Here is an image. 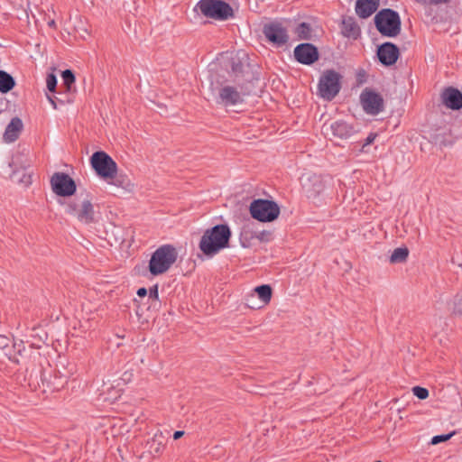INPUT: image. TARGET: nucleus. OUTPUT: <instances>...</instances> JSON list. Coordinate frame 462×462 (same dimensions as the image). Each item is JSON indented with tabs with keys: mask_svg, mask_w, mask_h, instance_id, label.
<instances>
[{
	"mask_svg": "<svg viewBox=\"0 0 462 462\" xmlns=\"http://www.w3.org/2000/svg\"><path fill=\"white\" fill-rule=\"evenodd\" d=\"M231 231L227 225L219 224L207 229L199 241V249L201 252L212 257L221 250L228 247Z\"/></svg>",
	"mask_w": 462,
	"mask_h": 462,
	"instance_id": "f257e3e1",
	"label": "nucleus"
},
{
	"mask_svg": "<svg viewBox=\"0 0 462 462\" xmlns=\"http://www.w3.org/2000/svg\"><path fill=\"white\" fill-rule=\"evenodd\" d=\"M90 164L97 175L101 179L117 187L123 185V181L119 179H116V180L113 182L110 181L116 178L117 164L106 152L103 151L95 152L90 158Z\"/></svg>",
	"mask_w": 462,
	"mask_h": 462,
	"instance_id": "f03ea898",
	"label": "nucleus"
},
{
	"mask_svg": "<svg viewBox=\"0 0 462 462\" xmlns=\"http://www.w3.org/2000/svg\"><path fill=\"white\" fill-rule=\"evenodd\" d=\"M178 258V252L171 245L158 247L152 254L149 262V271L152 275L166 273Z\"/></svg>",
	"mask_w": 462,
	"mask_h": 462,
	"instance_id": "7ed1b4c3",
	"label": "nucleus"
},
{
	"mask_svg": "<svg viewBox=\"0 0 462 462\" xmlns=\"http://www.w3.org/2000/svg\"><path fill=\"white\" fill-rule=\"evenodd\" d=\"M377 31L386 37H396L401 32L402 22L399 14L390 8L380 10L374 18Z\"/></svg>",
	"mask_w": 462,
	"mask_h": 462,
	"instance_id": "20e7f679",
	"label": "nucleus"
},
{
	"mask_svg": "<svg viewBox=\"0 0 462 462\" xmlns=\"http://www.w3.org/2000/svg\"><path fill=\"white\" fill-rule=\"evenodd\" d=\"M67 214L75 217L83 224L95 222V210L88 195L85 197L77 196L65 203Z\"/></svg>",
	"mask_w": 462,
	"mask_h": 462,
	"instance_id": "39448f33",
	"label": "nucleus"
},
{
	"mask_svg": "<svg viewBox=\"0 0 462 462\" xmlns=\"http://www.w3.org/2000/svg\"><path fill=\"white\" fill-rule=\"evenodd\" d=\"M249 211L260 222H272L280 215V207L273 200L258 199L251 202Z\"/></svg>",
	"mask_w": 462,
	"mask_h": 462,
	"instance_id": "423d86ee",
	"label": "nucleus"
},
{
	"mask_svg": "<svg viewBox=\"0 0 462 462\" xmlns=\"http://www.w3.org/2000/svg\"><path fill=\"white\" fill-rule=\"evenodd\" d=\"M198 6L201 14L208 18L225 21L234 15L230 5L222 0H200Z\"/></svg>",
	"mask_w": 462,
	"mask_h": 462,
	"instance_id": "0eeeda50",
	"label": "nucleus"
},
{
	"mask_svg": "<svg viewBox=\"0 0 462 462\" xmlns=\"http://www.w3.org/2000/svg\"><path fill=\"white\" fill-rule=\"evenodd\" d=\"M341 78L334 69L325 70L319 81V95L326 100H332L341 89Z\"/></svg>",
	"mask_w": 462,
	"mask_h": 462,
	"instance_id": "6e6552de",
	"label": "nucleus"
},
{
	"mask_svg": "<svg viewBox=\"0 0 462 462\" xmlns=\"http://www.w3.org/2000/svg\"><path fill=\"white\" fill-rule=\"evenodd\" d=\"M436 122L424 133L428 134L430 142L440 146H448L453 143V139L448 135V125L443 117H435Z\"/></svg>",
	"mask_w": 462,
	"mask_h": 462,
	"instance_id": "1a4fd4ad",
	"label": "nucleus"
},
{
	"mask_svg": "<svg viewBox=\"0 0 462 462\" xmlns=\"http://www.w3.org/2000/svg\"><path fill=\"white\" fill-rule=\"evenodd\" d=\"M263 33L269 42L278 47L285 45L289 41L287 29L279 21L263 24Z\"/></svg>",
	"mask_w": 462,
	"mask_h": 462,
	"instance_id": "9d476101",
	"label": "nucleus"
},
{
	"mask_svg": "<svg viewBox=\"0 0 462 462\" xmlns=\"http://www.w3.org/2000/svg\"><path fill=\"white\" fill-rule=\"evenodd\" d=\"M51 184L53 192L62 197L71 196L77 188L74 180L64 172H55L51 179Z\"/></svg>",
	"mask_w": 462,
	"mask_h": 462,
	"instance_id": "9b49d317",
	"label": "nucleus"
},
{
	"mask_svg": "<svg viewBox=\"0 0 462 462\" xmlns=\"http://www.w3.org/2000/svg\"><path fill=\"white\" fill-rule=\"evenodd\" d=\"M360 101L365 113L378 115L383 111V98L372 89L365 88L360 95Z\"/></svg>",
	"mask_w": 462,
	"mask_h": 462,
	"instance_id": "f8f14e48",
	"label": "nucleus"
},
{
	"mask_svg": "<svg viewBox=\"0 0 462 462\" xmlns=\"http://www.w3.org/2000/svg\"><path fill=\"white\" fill-rule=\"evenodd\" d=\"M294 59L300 64L312 65L319 59L318 48L309 42L298 44L293 51Z\"/></svg>",
	"mask_w": 462,
	"mask_h": 462,
	"instance_id": "ddd939ff",
	"label": "nucleus"
},
{
	"mask_svg": "<svg viewBox=\"0 0 462 462\" xmlns=\"http://www.w3.org/2000/svg\"><path fill=\"white\" fill-rule=\"evenodd\" d=\"M302 189L309 199H315L326 189V180L321 175L307 174L302 177Z\"/></svg>",
	"mask_w": 462,
	"mask_h": 462,
	"instance_id": "4468645a",
	"label": "nucleus"
},
{
	"mask_svg": "<svg viewBox=\"0 0 462 462\" xmlns=\"http://www.w3.org/2000/svg\"><path fill=\"white\" fill-rule=\"evenodd\" d=\"M323 129L327 134H329L330 132L333 137L340 139L349 138L358 131L353 124L348 123L344 119H338L330 124L325 123Z\"/></svg>",
	"mask_w": 462,
	"mask_h": 462,
	"instance_id": "2eb2a0df",
	"label": "nucleus"
},
{
	"mask_svg": "<svg viewBox=\"0 0 462 462\" xmlns=\"http://www.w3.org/2000/svg\"><path fill=\"white\" fill-rule=\"evenodd\" d=\"M377 57L379 61L384 66L394 65L400 56V50L396 44L386 42L377 48Z\"/></svg>",
	"mask_w": 462,
	"mask_h": 462,
	"instance_id": "dca6fc26",
	"label": "nucleus"
},
{
	"mask_svg": "<svg viewBox=\"0 0 462 462\" xmlns=\"http://www.w3.org/2000/svg\"><path fill=\"white\" fill-rule=\"evenodd\" d=\"M441 103L451 110L462 108V92L455 87L444 88L440 94Z\"/></svg>",
	"mask_w": 462,
	"mask_h": 462,
	"instance_id": "f3484780",
	"label": "nucleus"
},
{
	"mask_svg": "<svg viewBox=\"0 0 462 462\" xmlns=\"http://www.w3.org/2000/svg\"><path fill=\"white\" fill-rule=\"evenodd\" d=\"M244 102L243 95L236 88L225 86L218 90V103L226 107L240 105Z\"/></svg>",
	"mask_w": 462,
	"mask_h": 462,
	"instance_id": "a211bd4d",
	"label": "nucleus"
},
{
	"mask_svg": "<svg viewBox=\"0 0 462 462\" xmlns=\"http://www.w3.org/2000/svg\"><path fill=\"white\" fill-rule=\"evenodd\" d=\"M23 129V124L20 117H12L5 127L3 134V140L5 143L15 142Z\"/></svg>",
	"mask_w": 462,
	"mask_h": 462,
	"instance_id": "6ab92c4d",
	"label": "nucleus"
},
{
	"mask_svg": "<svg viewBox=\"0 0 462 462\" xmlns=\"http://www.w3.org/2000/svg\"><path fill=\"white\" fill-rule=\"evenodd\" d=\"M380 0H356V13L362 18L366 19L371 16L378 8Z\"/></svg>",
	"mask_w": 462,
	"mask_h": 462,
	"instance_id": "aec40b11",
	"label": "nucleus"
},
{
	"mask_svg": "<svg viewBox=\"0 0 462 462\" xmlns=\"http://www.w3.org/2000/svg\"><path fill=\"white\" fill-rule=\"evenodd\" d=\"M341 32L345 37L354 40L360 36V27L352 16L344 17L341 23Z\"/></svg>",
	"mask_w": 462,
	"mask_h": 462,
	"instance_id": "412c9836",
	"label": "nucleus"
},
{
	"mask_svg": "<svg viewBox=\"0 0 462 462\" xmlns=\"http://www.w3.org/2000/svg\"><path fill=\"white\" fill-rule=\"evenodd\" d=\"M225 67L226 69H230V72L237 77L243 73L244 64L242 62V58L239 57L238 54L232 55L228 58L225 63Z\"/></svg>",
	"mask_w": 462,
	"mask_h": 462,
	"instance_id": "4be33fe9",
	"label": "nucleus"
},
{
	"mask_svg": "<svg viewBox=\"0 0 462 462\" xmlns=\"http://www.w3.org/2000/svg\"><path fill=\"white\" fill-rule=\"evenodd\" d=\"M448 125V135L453 139V143L462 137V120L460 117H450Z\"/></svg>",
	"mask_w": 462,
	"mask_h": 462,
	"instance_id": "5701e85b",
	"label": "nucleus"
},
{
	"mask_svg": "<svg viewBox=\"0 0 462 462\" xmlns=\"http://www.w3.org/2000/svg\"><path fill=\"white\" fill-rule=\"evenodd\" d=\"M15 86L14 77L5 70H0V92L8 93Z\"/></svg>",
	"mask_w": 462,
	"mask_h": 462,
	"instance_id": "b1692460",
	"label": "nucleus"
},
{
	"mask_svg": "<svg viewBox=\"0 0 462 462\" xmlns=\"http://www.w3.org/2000/svg\"><path fill=\"white\" fill-rule=\"evenodd\" d=\"M62 88L65 92L70 94L75 89V74L71 69L61 72Z\"/></svg>",
	"mask_w": 462,
	"mask_h": 462,
	"instance_id": "393cba45",
	"label": "nucleus"
},
{
	"mask_svg": "<svg viewBox=\"0 0 462 462\" xmlns=\"http://www.w3.org/2000/svg\"><path fill=\"white\" fill-rule=\"evenodd\" d=\"M299 40H310L312 38L311 25L306 22L300 23L294 29Z\"/></svg>",
	"mask_w": 462,
	"mask_h": 462,
	"instance_id": "a878e982",
	"label": "nucleus"
},
{
	"mask_svg": "<svg viewBox=\"0 0 462 462\" xmlns=\"http://www.w3.org/2000/svg\"><path fill=\"white\" fill-rule=\"evenodd\" d=\"M409 256V250L407 247H397L395 248L391 256L390 263H401L406 262Z\"/></svg>",
	"mask_w": 462,
	"mask_h": 462,
	"instance_id": "bb28decb",
	"label": "nucleus"
},
{
	"mask_svg": "<svg viewBox=\"0 0 462 462\" xmlns=\"http://www.w3.org/2000/svg\"><path fill=\"white\" fill-rule=\"evenodd\" d=\"M254 291L257 293L259 299L263 303L266 304V303L270 302L271 298H272V288L270 285L263 284V285L257 286L254 289Z\"/></svg>",
	"mask_w": 462,
	"mask_h": 462,
	"instance_id": "cd10ccee",
	"label": "nucleus"
},
{
	"mask_svg": "<svg viewBox=\"0 0 462 462\" xmlns=\"http://www.w3.org/2000/svg\"><path fill=\"white\" fill-rule=\"evenodd\" d=\"M13 348L12 340L6 336L0 335V349L10 360L13 359Z\"/></svg>",
	"mask_w": 462,
	"mask_h": 462,
	"instance_id": "c85d7f7f",
	"label": "nucleus"
},
{
	"mask_svg": "<svg viewBox=\"0 0 462 462\" xmlns=\"http://www.w3.org/2000/svg\"><path fill=\"white\" fill-rule=\"evenodd\" d=\"M251 238H256L260 242H269L273 238V233L268 230H262V231H255L254 232L251 236Z\"/></svg>",
	"mask_w": 462,
	"mask_h": 462,
	"instance_id": "c756f323",
	"label": "nucleus"
},
{
	"mask_svg": "<svg viewBox=\"0 0 462 462\" xmlns=\"http://www.w3.org/2000/svg\"><path fill=\"white\" fill-rule=\"evenodd\" d=\"M47 97H48L49 101L51 103V105L53 106V107L55 109H58L59 106H65L66 103L69 104L71 102V99L69 98V97H67L66 100L61 97H56L55 95L47 96Z\"/></svg>",
	"mask_w": 462,
	"mask_h": 462,
	"instance_id": "7c9ffc66",
	"label": "nucleus"
},
{
	"mask_svg": "<svg viewBox=\"0 0 462 462\" xmlns=\"http://www.w3.org/2000/svg\"><path fill=\"white\" fill-rule=\"evenodd\" d=\"M46 86L47 89L51 92H56L57 88V77L54 73H49L46 77Z\"/></svg>",
	"mask_w": 462,
	"mask_h": 462,
	"instance_id": "2f4dec72",
	"label": "nucleus"
},
{
	"mask_svg": "<svg viewBox=\"0 0 462 462\" xmlns=\"http://www.w3.org/2000/svg\"><path fill=\"white\" fill-rule=\"evenodd\" d=\"M412 393L420 400H424L429 396L428 389L420 386H414L412 388Z\"/></svg>",
	"mask_w": 462,
	"mask_h": 462,
	"instance_id": "473e14b6",
	"label": "nucleus"
},
{
	"mask_svg": "<svg viewBox=\"0 0 462 462\" xmlns=\"http://www.w3.org/2000/svg\"><path fill=\"white\" fill-rule=\"evenodd\" d=\"M453 312L458 315H462V295H457L454 298Z\"/></svg>",
	"mask_w": 462,
	"mask_h": 462,
	"instance_id": "72a5a7b5",
	"label": "nucleus"
},
{
	"mask_svg": "<svg viewBox=\"0 0 462 462\" xmlns=\"http://www.w3.org/2000/svg\"><path fill=\"white\" fill-rule=\"evenodd\" d=\"M377 137V134L376 133H370L368 134V136L365 139L364 143H362V147L360 149V152H365V147L370 145L372 143H374V141L375 140V138Z\"/></svg>",
	"mask_w": 462,
	"mask_h": 462,
	"instance_id": "f704fd0d",
	"label": "nucleus"
},
{
	"mask_svg": "<svg viewBox=\"0 0 462 462\" xmlns=\"http://www.w3.org/2000/svg\"><path fill=\"white\" fill-rule=\"evenodd\" d=\"M453 433L443 434V435H436L431 439V444L436 445L440 442L446 441L451 438Z\"/></svg>",
	"mask_w": 462,
	"mask_h": 462,
	"instance_id": "c9c22d12",
	"label": "nucleus"
},
{
	"mask_svg": "<svg viewBox=\"0 0 462 462\" xmlns=\"http://www.w3.org/2000/svg\"><path fill=\"white\" fill-rule=\"evenodd\" d=\"M149 298L158 300H159V292H158V286L153 285L149 290Z\"/></svg>",
	"mask_w": 462,
	"mask_h": 462,
	"instance_id": "e433bc0d",
	"label": "nucleus"
},
{
	"mask_svg": "<svg viewBox=\"0 0 462 462\" xmlns=\"http://www.w3.org/2000/svg\"><path fill=\"white\" fill-rule=\"evenodd\" d=\"M136 293L139 297H144L148 293V291L144 287H142L137 290Z\"/></svg>",
	"mask_w": 462,
	"mask_h": 462,
	"instance_id": "4c0bfd02",
	"label": "nucleus"
},
{
	"mask_svg": "<svg viewBox=\"0 0 462 462\" xmlns=\"http://www.w3.org/2000/svg\"><path fill=\"white\" fill-rule=\"evenodd\" d=\"M132 376H133V374L130 373V372H125L124 374H123V380L125 381V382H129L131 381L132 379Z\"/></svg>",
	"mask_w": 462,
	"mask_h": 462,
	"instance_id": "58836bf2",
	"label": "nucleus"
},
{
	"mask_svg": "<svg viewBox=\"0 0 462 462\" xmlns=\"http://www.w3.org/2000/svg\"><path fill=\"white\" fill-rule=\"evenodd\" d=\"M184 435V431L183 430H177L174 432L173 434V439H179L180 438H181L182 436Z\"/></svg>",
	"mask_w": 462,
	"mask_h": 462,
	"instance_id": "ea45409f",
	"label": "nucleus"
},
{
	"mask_svg": "<svg viewBox=\"0 0 462 462\" xmlns=\"http://www.w3.org/2000/svg\"><path fill=\"white\" fill-rule=\"evenodd\" d=\"M449 1L450 0H430V4L439 5V4H441V3H448Z\"/></svg>",
	"mask_w": 462,
	"mask_h": 462,
	"instance_id": "a19ab883",
	"label": "nucleus"
}]
</instances>
